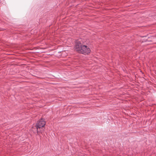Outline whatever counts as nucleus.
Here are the masks:
<instances>
[{
	"label": "nucleus",
	"mask_w": 156,
	"mask_h": 156,
	"mask_svg": "<svg viewBox=\"0 0 156 156\" xmlns=\"http://www.w3.org/2000/svg\"><path fill=\"white\" fill-rule=\"evenodd\" d=\"M75 50L78 52L83 54H87L90 53V50L89 48L84 45L79 41L76 42L75 46Z\"/></svg>",
	"instance_id": "obj_1"
},
{
	"label": "nucleus",
	"mask_w": 156,
	"mask_h": 156,
	"mask_svg": "<svg viewBox=\"0 0 156 156\" xmlns=\"http://www.w3.org/2000/svg\"><path fill=\"white\" fill-rule=\"evenodd\" d=\"M45 124V122L43 119H41L39 120L37 123L36 125V128L37 129V133L41 132V131H40L39 129L43 127Z\"/></svg>",
	"instance_id": "obj_2"
}]
</instances>
